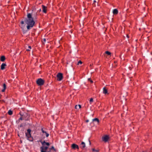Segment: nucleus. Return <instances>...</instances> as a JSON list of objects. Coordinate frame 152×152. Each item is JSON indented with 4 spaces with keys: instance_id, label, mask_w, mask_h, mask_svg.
I'll return each mask as SVG.
<instances>
[{
    "instance_id": "14",
    "label": "nucleus",
    "mask_w": 152,
    "mask_h": 152,
    "mask_svg": "<svg viewBox=\"0 0 152 152\" xmlns=\"http://www.w3.org/2000/svg\"><path fill=\"white\" fill-rule=\"evenodd\" d=\"M85 143L82 142L81 143V147L82 148H84L85 147Z\"/></svg>"
},
{
    "instance_id": "25",
    "label": "nucleus",
    "mask_w": 152,
    "mask_h": 152,
    "mask_svg": "<svg viewBox=\"0 0 152 152\" xmlns=\"http://www.w3.org/2000/svg\"><path fill=\"white\" fill-rule=\"evenodd\" d=\"M54 147L53 146H52L51 148V149H54Z\"/></svg>"
},
{
    "instance_id": "18",
    "label": "nucleus",
    "mask_w": 152,
    "mask_h": 152,
    "mask_svg": "<svg viewBox=\"0 0 152 152\" xmlns=\"http://www.w3.org/2000/svg\"><path fill=\"white\" fill-rule=\"evenodd\" d=\"M105 53H106V54L108 55H110L111 54V53L108 51H106V52H105Z\"/></svg>"
},
{
    "instance_id": "10",
    "label": "nucleus",
    "mask_w": 152,
    "mask_h": 152,
    "mask_svg": "<svg viewBox=\"0 0 152 152\" xmlns=\"http://www.w3.org/2000/svg\"><path fill=\"white\" fill-rule=\"evenodd\" d=\"M113 13L114 15L117 14L118 13V11L116 9H115L113 10Z\"/></svg>"
},
{
    "instance_id": "8",
    "label": "nucleus",
    "mask_w": 152,
    "mask_h": 152,
    "mask_svg": "<svg viewBox=\"0 0 152 152\" xmlns=\"http://www.w3.org/2000/svg\"><path fill=\"white\" fill-rule=\"evenodd\" d=\"M42 7L43 12L44 13H46L47 12L46 7L43 5H42Z\"/></svg>"
},
{
    "instance_id": "9",
    "label": "nucleus",
    "mask_w": 152,
    "mask_h": 152,
    "mask_svg": "<svg viewBox=\"0 0 152 152\" xmlns=\"http://www.w3.org/2000/svg\"><path fill=\"white\" fill-rule=\"evenodd\" d=\"M6 66V64L5 63H2L1 65V70H4L5 68V66Z\"/></svg>"
},
{
    "instance_id": "28",
    "label": "nucleus",
    "mask_w": 152,
    "mask_h": 152,
    "mask_svg": "<svg viewBox=\"0 0 152 152\" xmlns=\"http://www.w3.org/2000/svg\"><path fill=\"white\" fill-rule=\"evenodd\" d=\"M89 144L90 145L91 144V142H90V140H89Z\"/></svg>"
},
{
    "instance_id": "15",
    "label": "nucleus",
    "mask_w": 152,
    "mask_h": 152,
    "mask_svg": "<svg viewBox=\"0 0 152 152\" xmlns=\"http://www.w3.org/2000/svg\"><path fill=\"white\" fill-rule=\"evenodd\" d=\"M93 121H96L98 123L99 122V120L97 118H95L93 119Z\"/></svg>"
},
{
    "instance_id": "33",
    "label": "nucleus",
    "mask_w": 152,
    "mask_h": 152,
    "mask_svg": "<svg viewBox=\"0 0 152 152\" xmlns=\"http://www.w3.org/2000/svg\"><path fill=\"white\" fill-rule=\"evenodd\" d=\"M127 37L128 38V36H127Z\"/></svg>"
},
{
    "instance_id": "16",
    "label": "nucleus",
    "mask_w": 152,
    "mask_h": 152,
    "mask_svg": "<svg viewBox=\"0 0 152 152\" xmlns=\"http://www.w3.org/2000/svg\"><path fill=\"white\" fill-rule=\"evenodd\" d=\"M8 114L10 115H12V112L10 110L8 111Z\"/></svg>"
},
{
    "instance_id": "30",
    "label": "nucleus",
    "mask_w": 152,
    "mask_h": 152,
    "mask_svg": "<svg viewBox=\"0 0 152 152\" xmlns=\"http://www.w3.org/2000/svg\"><path fill=\"white\" fill-rule=\"evenodd\" d=\"M91 83H92L93 82V81H92V80H91Z\"/></svg>"
},
{
    "instance_id": "6",
    "label": "nucleus",
    "mask_w": 152,
    "mask_h": 152,
    "mask_svg": "<svg viewBox=\"0 0 152 152\" xmlns=\"http://www.w3.org/2000/svg\"><path fill=\"white\" fill-rule=\"evenodd\" d=\"M72 147L73 149H75L77 148V149H79L78 146L75 144H73L72 145Z\"/></svg>"
},
{
    "instance_id": "4",
    "label": "nucleus",
    "mask_w": 152,
    "mask_h": 152,
    "mask_svg": "<svg viewBox=\"0 0 152 152\" xmlns=\"http://www.w3.org/2000/svg\"><path fill=\"white\" fill-rule=\"evenodd\" d=\"M109 139V136L107 135H105L102 137V140L103 141L106 142H107Z\"/></svg>"
},
{
    "instance_id": "21",
    "label": "nucleus",
    "mask_w": 152,
    "mask_h": 152,
    "mask_svg": "<svg viewBox=\"0 0 152 152\" xmlns=\"http://www.w3.org/2000/svg\"><path fill=\"white\" fill-rule=\"evenodd\" d=\"M75 108L76 109H77V110H78L79 109V108H78V106H77V105H76L75 106Z\"/></svg>"
},
{
    "instance_id": "5",
    "label": "nucleus",
    "mask_w": 152,
    "mask_h": 152,
    "mask_svg": "<svg viewBox=\"0 0 152 152\" xmlns=\"http://www.w3.org/2000/svg\"><path fill=\"white\" fill-rule=\"evenodd\" d=\"M57 80L58 81L61 80L63 78L62 74L61 73H58L57 75Z\"/></svg>"
},
{
    "instance_id": "27",
    "label": "nucleus",
    "mask_w": 152,
    "mask_h": 152,
    "mask_svg": "<svg viewBox=\"0 0 152 152\" xmlns=\"http://www.w3.org/2000/svg\"><path fill=\"white\" fill-rule=\"evenodd\" d=\"M19 119H20V120H22V118L21 117H20V118H19Z\"/></svg>"
},
{
    "instance_id": "13",
    "label": "nucleus",
    "mask_w": 152,
    "mask_h": 152,
    "mask_svg": "<svg viewBox=\"0 0 152 152\" xmlns=\"http://www.w3.org/2000/svg\"><path fill=\"white\" fill-rule=\"evenodd\" d=\"M3 89H2L1 91L2 92H4L6 88V85L5 83L3 84Z\"/></svg>"
},
{
    "instance_id": "3",
    "label": "nucleus",
    "mask_w": 152,
    "mask_h": 152,
    "mask_svg": "<svg viewBox=\"0 0 152 152\" xmlns=\"http://www.w3.org/2000/svg\"><path fill=\"white\" fill-rule=\"evenodd\" d=\"M44 83V80L41 78L38 79L37 80V83L39 86L43 85Z\"/></svg>"
},
{
    "instance_id": "29",
    "label": "nucleus",
    "mask_w": 152,
    "mask_h": 152,
    "mask_svg": "<svg viewBox=\"0 0 152 152\" xmlns=\"http://www.w3.org/2000/svg\"><path fill=\"white\" fill-rule=\"evenodd\" d=\"M96 2V1L95 0H94V3H95V2ZM94 3H93V4H94Z\"/></svg>"
},
{
    "instance_id": "31",
    "label": "nucleus",
    "mask_w": 152,
    "mask_h": 152,
    "mask_svg": "<svg viewBox=\"0 0 152 152\" xmlns=\"http://www.w3.org/2000/svg\"><path fill=\"white\" fill-rule=\"evenodd\" d=\"M88 120H87V121H86V122H88Z\"/></svg>"
},
{
    "instance_id": "19",
    "label": "nucleus",
    "mask_w": 152,
    "mask_h": 152,
    "mask_svg": "<svg viewBox=\"0 0 152 152\" xmlns=\"http://www.w3.org/2000/svg\"><path fill=\"white\" fill-rule=\"evenodd\" d=\"M29 49H27V51H29L30 50V49L31 48V46H28V47Z\"/></svg>"
},
{
    "instance_id": "24",
    "label": "nucleus",
    "mask_w": 152,
    "mask_h": 152,
    "mask_svg": "<svg viewBox=\"0 0 152 152\" xmlns=\"http://www.w3.org/2000/svg\"><path fill=\"white\" fill-rule=\"evenodd\" d=\"M21 23L23 25L24 23V22L23 21H22L21 22Z\"/></svg>"
},
{
    "instance_id": "22",
    "label": "nucleus",
    "mask_w": 152,
    "mask_h": 152,
    "mask_svg": "<svg viewBox=\"0 0 152 152\" xmlns=\"http://www.w3.org/2000/svg\"><path fill=\"white\" fill-rule=\"evenodd\" d=\"M92 151H95L96 152H98V151L96 150L95 149H94L93 148L92 149Z\"/></svg>"
},
{
    "instance_id": "17",
    "label": "nucleus",
    "mask_w": 152,
    "mask_h": 152,
    "mask_svg": "<svg viewBox=\"0 0 152 152\" xmlns=\"http://www.w3.org/2000/svg\"><path fill=\"white\" fill-rule=\"evenodd\" d=\"M93 101V99L92 98H91L90 99V104H91L92 103Z\"/></svg>"
},
{
    "instance_id": "1",
    "label": "nucleus",
    "mask_w": 152,
    "mask_h": 152,
    "mask_svg": "<svg viewBox=\"0 0 152 152\" xmlns=\"http://www.w3.org/2000/svg\"><path fill=\"white\" fill-rule=\"evenodd\" d=\"M25 22L27 25V28L28 30L32 28L35 23L30 13L28 14L27 18L25 20Z\"/></svg>"
},
{
    "instance_id": "26",
    "label": "nucleus",
    "mask_w": 152,
    "mask_h": 152,
    "mask_svg": "<svg viewBox=\"0 0 152 152\" xmlns=\"http://www.w3.org/2000/svg\"><path fill=\"white\" fill-rule=\"evenodd\" d=\"M43 41H44L45 42H46V39H45L44 38V39H43Z\"/></svg>"
},
{
    "instance_id": "32",
    "label": "nucleus",
    "mask_w": 152,
    "mask_h": 152,
    "mask_svg": "<svg viewBox=\"0 0 152 152\" xmlns=\"http://www.w3.org/2000/svg\"><path fill=\"white\" fill-rule=\"evenodd\" d=\"M41 9H40V10H39V11H41Z\"/></svg>"
},
{
    "instance_id": "2",
    "label": "nucleus",
    "mask_w": 152,
    "mask_h": 152,
    "mask_svg": "<svg viewBox=\"0 0 152 152\" xmlns=\"http://www.w3.org/2000/svg\"><path fill=\"white\" fill-rule=\"evenodd\" d=\"M31 130L30 129H28L27 130V132L25 133V135L27 140L30 141H32L33 139L31 135Z\"/></svg>"
},
{
    "instance_id": "20",
    "label": "nucleus",
    "mask_w": 152,
    "mask_h": 152,
    "mask_svg": "<svg viewBox=\"0 0 152 152\" xmlns=\"http://www.w3.org/2000/svg\"><path fill=\"white\" fill-rule=\"evenodd\" d=\"M82 62L81 61H80L78 62L77 64L79 65V64H82Z\"/></svg>"
},
{
    "instance_id": "23",
    "label": "nucleus",
    "mask_w": 152,
    "mask_h": 152,
    "mask_svg": "<svg viewBox=\"0 0 152 152\" xmlns=\"http://www.w3.org/2000/svg\"><path fill=\"white\" fill-rule=\"evenodd\" d=\"M77 106H78V107H79L78 108L79 109H80L81 108V106L79 104L78 105H77Z\"/></svg>"
},
{
    "instance_id": "12",
    "label": "nucleus",
    "mask_w": 152,
    "mask_h": 152,
    "mask_svg": "<svg viewBox=\"0 0 152 152\" xmlns=\"http://www.w3.org/2000/svg\"><path fill=\"white\" fill-rule=\"evenodd\" d=\"M103 93L105 94H107V90L105 87L103 88Z\"/></svg>"
},
{
    "instance_id": "11",
    "label": "nucleus",
    "mask_w": 152,
    "mask_h": 152,
    "mask_svg": "<svg viewBox=\"0 0 152 152\" xmlns=\"http://www.w3.org/2000/svg\"><path fill=\"white\" fill-rule=\"evenodd\" d=\"M5 59V57L4 56H1L0 58V60L1 61H4Z\"/></svg>"
},
{
    "instance_id": "7",
    "label": "nucleus",
    "mask_w": 152,
    "mask_h": 152,
    "mask_svg": "<svg viewBox=\"0 0 152 152\" xmlns=\"http://www.w3.org/2000/svg\"><path fill=\"white\" fill-rule=\"evenodd\" d=\"M41 131L44 134H45L46 137H48L49 136V134L45 131L42 128L41 129Z\"/></svg>"
}]
</instances>
